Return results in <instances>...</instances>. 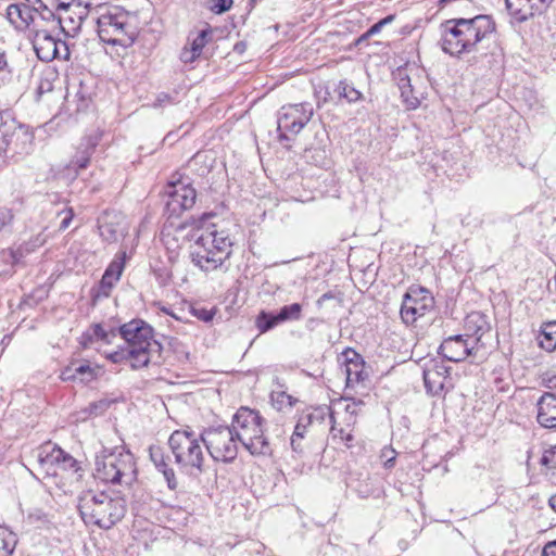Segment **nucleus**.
<instances>
[{
  "mask_svg": "<svg viewBox=\"0 0 556 556\" xmlns=\"http://www.w3.org/2000/svg\"><path fill=\"white\" fill-rule=\"evenodd\" d=\"M215 216L214 213H204L194 220L200 233L191 245L190 258L205 273L222 268L232 254L233 240L227 230L218 229V224L211 222Z\"/></svg>",
  "mask_w": 556,
  "mask_h": 556,
  "instance_id": "1",
  "label": "nucleus"
},
{
  "mask_svg": "<svg viewBox=\"0 0 556 556\" xmlns=\"http://www.w3.org/2000/svg\"><path fill=\"white\" fill-rule=\"evenodd\" d=\"M495 29V22L490 15L451 18L440 25V46L445 53L458 56L473 51L476 46Z\"/></svg>",
  "mask_w": 556,
  "mask_h": 556,
  "instance_id": "2",
  "label": "nucleus"
},
{
  "mask_svg": "<svg viewBox=\"0 0 556 556\" xmlns=\"http://www.w3.org/2000/svg\"><path fill=\"white\" fill-rule=\"evenodd\" d=\"M78 509L86 523L110 529L125 516L126 503L122 497L87 490L78 497Z\"/></svg>",
  "mask_w": 556,
  "mask_h": 556,
  "instance_id": "3",
  "label": "nucleus"
},
{
  "mask_svg": "<svg viewBox=\"0 0 556 556\" xmlns=\"http://www.w3.org/2000/svg\"><path fill=\"white\" fill-rule=\"evenodd\" d=\"M96 476L105 483L130 486L138 476L136 460L129 451L124 448H103L96 456Z\"/></svg>",
  "mask_w": 556,
  "mask_h": 556,
  "instance_id": "4",
  "label": "nucleus"
},
{
  "mask_svg": "<svg viewBox=\"0 0 556 556\" xmlns=\"http://www.w3.org/2000/svg\"><path fill=\"white\" fill-rule=\"evenodd\" d=\"M264 419L261 414L249 407H240L232 416L231 428L238 442L254 456L273 454L271 444L264 435Z\"/></svg>",
  "mask_w": 556,
  "mask_h": 556,
  "instance_id": "5",
  "label": "nucleus"
},
{
  "mask_svg": "<svg viewBox=\"0 0 556 556\" xmlns=\"http://www.w3.org/2000/svg\"><path fill=\"white\" fill-rule=\"evenodd\" d=\"M127 348L134 351L132 369L147 367L154 358L160 357L162 345L154 339L153 328L142 319H132L118 328Z\"/></svg>",
  "mask_w": 556,
  "mask_h": 556,
  "instance_id": "6",
  "label": "nucleus"
},
{
  "mask_svg": "<svg viewBox=\"0 0 556 556\" xmlns=\"http://www.w3.org/2000/svg\"><path fill=\"white\" fill-rule=\"evenodd\" d=\"M201 433L197 435L190 429L175 430L169 439L168 445L175 457V463L187 472L204 471V452Z\"/></svg>",
  "mask_w": 556,
  "mask_h": 556,
  "instance_id": "7",
  "label": "nucleus"
},
{
  "mask_svg": "<svg viewBox=\"0 0 556 556\" xmlns=\"http://www.w3.org/2000/svg\"><path fill=\"white\" fill-rule=\"evenodd\" d=\"M201 440L216 462L231 463L238 455V440L231 426L217 425L203 429Z\"/></svg>",
  "mask_w": 556,
  "mask_h": 556,
  "instance_id": "8",
  "label": "nucleus"
},
{
  "mask_svg": "<svg viewBox=\"0 0 556 556\" xmlns=\"http://www.w3.org/2000/svg\"><path fill=\"white\" fill-rule=\"evenodd\" d=\"M314 115L313 105L308 102L283 105L278 113L279 140H290L298 135Z\"/></svg>",
  "mask_w": 556,
  "mask_h": 556,
  "instance_id": "9",
  "label": "nucleus"
},
{
  "mask_svg": "<svg viewBox=\"0 0 556 556\" xmlns=\"http://www.w3.org/2000/svg\"><path fill=\"white\" fill-rule=\"evenodd\" d=\"M434 298L431 292L420 286H412L403 295L401 318L406 325H413L434 308Z\"/></svg>",
  "mask_w": 556,
  "mask_h": 556,
  "instance_id": "10",
  "label": "nucleus"
},
{
  "mask_svg": "<svg viewBox=\"0 0 556 556\" xmlns=\"http://www.w3.org/2000/svg\"><path fill=\"white\" fill-rule=\"evenodd\" d=\"M98 34L102 41L110 45H122L128 35V14L119 8L106 9L97 18Z\"/></svg>",
  "mask_w": 556,
  "mask_h": 556,
  "instance_id": "11",
  "label": "nucleus"
},
{
  "mask_svg": "<svg viewBox=\"0 0 556 556\" xmlns=\"http://www.w3.org/2000/svg\"><path fill=\"white\" fill-rule=\"evenodd\" d=\"M165 212L168 217H179L182 212L190 210L197 198L195 189L182 181L168 182L164 189Z\"/></svg>",
  "mask_w": 556,
  "mask_h": 556,
  "instance_id": "12",
  "label": "nucleus"
},
{
  "mask_svg": "<svg viewBox=\"0 0 556 556\" xmlns=\"http://www.w3.org/2000/svg\"><path fill=\"white\" fill-rule=\"evenodd\" d=\"M33 47L38 59L42 62H51L54 59H70L71 52L67 43L52 36L47 29L36 30Z\"/></svg>",
  "mask_w": 556,
  "mask_h": 556,
  "instance_id": "13",
  "label": "nucleus"
},
{
  "mask_svg": "<svg viewBox=\"0 0 556 556\" xmlns=\"http://www.w3.org/2000/svg\"><path fill=\"white\" fill-rule=\"evenodd\" d=\"M1 142L0 151L5 155L26 154L30 151L34 141V135L23 125L14 126L10 131L8 126L0 129Z\"/></svg>",
  "mask_w": 556,
  "mask_h": 556,
  "instance_id": "14",
  "label": "nucleus"
},
{
  "mask_svg": "<svg viewBox=\"0 0 556 556\" xmlns=\"http://www.w3.org/2000/svg\"><path fill=\"white\" fill-rule=\"evenodd\" d=\"M477 349L472 340L463 334H456L444 339L438 353L450 362L458 363L465 361L468 356L475 355Z\"/></svg>",
  "mask_w": 556,
  "mask_h": 556,
  "instance_id": "15",
  "label": "nucleus"
},
{
  "mask_svg": "<svg viewBox=\"0 0 556 556\" xmlns=\"http://www.w3.org/2000/svg\"><path fill=\"white\" fill-rule=\"evenodd\" d=\"M339 362L344 366L348 388H353L368 377L365 371V361L354 349L346 348L339 356Z\"/></svg>",
  "mask_w": 556,
  "mask_h": 556,
  "instance_id": "16",
  "label": "nucleus"
},
{
  "mask_svg": "<svg viewBox=\"0 0 556 556\" xmlns=\"http://www.w3.org/2000/svg\"><path fill=\"white\" fill-rule=\"evenodd\" d=\"M553 0H505L508 13L518 22L540 14Z\"/></svg>",
  "mask_w": 556,
  "mask_h": 556,
  "instance_id": "17",
  "label": "nucleus"
},
{
  "mask_svg": "<svg viewBox=\"0 0 556 556\" xmlns=\"http://www.w3.org/2000/svg\"><path fill=\"white\" fill-rule=\"evenodd\" d=\"M538 422L547 429H556V394L545 392L536 402Z\"/></svg>",
  "mask_w": 556,
  "mask_h": 556,
  "instance_id": "18",
  "label": "nucleus"
},
{
  "mask_svg": "<svg viewBox=\"0 0 556 556\" xmlns=\"http://www.w3.org/2000/svg\"><path fill=\"white\" fill-rule=\"evenodd\" d=\"M88 16V4L76 5L75 10H68L59 15L58 26L66 35H75L80 30L83 22Z\"/></svg>",
  "mask_w": 556,
  "mask_h": 556,
  "instance_id": "19",
  "label": "nucleus"
},
{
  "mask_svg": "<svg viewBox=\"0 0 556 556\" xmlns=\"http://www.w3.org/2000/svg\"><path fill=\"white\" fill-rule=\"evenodd\" d=\"M465 330L466 333L464 336L472 340V343L478 346L482 341V337L490 332L491 326L485 315L479 312H472L465 318Z\"/></svg>",
  "mask_w": 556,
  "mask_h": 556,
  "instance_id": "20",
  "label": "nucleus"
},
{
  "mask_svg": "<svg viewBox=\"0 0 556 556\" xmlns=\"http://www.w3.org/2000/svg\"><path fill=\"white\" fill-rule=\"evenodd\" d=\"M99 141L100 136L98 134L85 137L77 148L76 154L73 156L70 163V167L76 169L87 168L90 157L99 144Z\"/></svg>",
  "mask_w": 556,
  "mask_h": 556,
  "instance_id": "21",
  "label": "nucleus"
},
{
  "mask_svg": "<svg viewBox=\"0 0 556 556\" xmlns=\"http://www.w3.org/2000/svg\"><path fill=\"white\" fill-rule=\"evenodd\" d=\"M327 416L333 421V412L326 405L318 406L311 412L303 413L300 415L293 432H301V435L305 437V433L311 426L314 424H324Z\"/></svg>",
  "mask_w": 556,
  "mask_h": 556,
  "instance_id": "22",
  "label": "nucleus"
},
{
  "mask_svg": "<svg viewBox=\"0 0 556 556\" xmlns=\"http://www.w3.org/2000/svg\"><path fill=\"white\" fill-rule=\"evenodd\" d=\"M7 17L15 28H26L30 24H35V7L12 3L7 9Z\"/></svg>",
  "mask_w": 556,
  "mask_h": 556,
  "instance_id": "23",
  "label": "nucleus"
},
{
  "mask_svg": "<svg viewBox=\"0 0 556 556\" xmlns=\"http://www.w3.org/2000/svg\"><path fill=\"white\" fill-rule=\"evenodd\" d=\"M46 457L51 462L61 466L64 470H71L74 473H77V479H80L83 473V469L79 466L77 459H75L71 454L63 451L60 446L54 445L49 453H47Z\"/></svg>",
  "mask_w": 556,
  "mask_h": 556,
  "instance_id": "24",
  "label": "nucleus"
},
{
  "mask_svg": "<svg viewBox=\"0 0 556 556\" xmlns=\"http://www.w3.org/2000/svg\"><path fill=\"white\" fill-rule=\"evenodd\" d=\"M394 79L401 91V98L406 104L407 109H416L419 105V99L414 94L410 79L404 68H397L394 73Z\"/></svg>",
  "mask_w": 556,
  "mask_h": 556,
  "instance_id": "25",
  "label": "nucleus"
},
{
  "mask_svg": "<svg viewBox=\"0 0 556 556\" xmlns=\"http://www.w3.org/2000/svg\"><path fill=\"white\" fill-rule=\"evenodd\" d=\"M46 242V237L42 233L37 235L31 238L29 241L23 242L15 249H11V258L13 264H17L23 257L34 252L39 247L43 245Z\"/></svg>",
  "mask_w": 556,
  "mask_h": 556,
  "instance_id": "26",
  "label": "nucleus"
},
{
  "mask_svg": "<svg viewBox=\"0 0 556 556\" xmlns=\"http://www.w3.org/2000/svg\"><path fill=\"white\" fill-rule=\"evenodd\" d=\"M538 340L543 350L547 352L556 350V320L542 324Z\"/></svg>",
  "mask_w": 556,
  "mask_h": 556,
  "instance_id": "27",
  "label": "nucleus"
},
{
  "mask_svg": "<svg viewBox=\"0 0 556 556\" xmlns=\"http://www.w3.org/2000/svg\"><path fill=\"white\" fill-rule=\"evenodd\" d=\"M445 380L446 376H443V374H438L437 367H426L424 369L425 387L427 391L433 395L440 394V392L443 390Z\"/></svg>",
  "mask_w": 556,
  "mask_h": 556,
  "instance_id": "28",
  "label": "nucleus"
},
{
  "mask_svg": "<svg viewBox=\"0 0 556 556\" xmlns=\"http://www.w3.org/2000/svg\"><path fill=\"white\" fill-rule=\"evenodd\" d=\"M280 324V320L278 319L277 314L262 311L256 316L255 319V327L260 331V333H265L271 329H274L276 326Z\"/></svg>",
  "mask_w": 556,
  "mask_h": 556,
  "instance_id": "29",
  "label": "nucleus"
},
{
  "mask_svg": "<svg viewBox=\"0 0 556 556\" xmlns=\"http://www.w3.org/2000/svg\"><path fill=\"white\" fill-rule=\"evenodd\" d=\"M280 324L292 320H300L302 318V305L300 303H292L282 306L277 313Z\"/></svg>",
  "mask_w": 556,
  "mask_h": 556,
  "instance_id": "30",
  "label": "nucleus"
},
{
  "mask_svg": "<svg viewBox=\"0 0 556 556\" xmlns=\"http://www.w3.org/2000/svg\"><path fill=\"white\" fill-rule=\"evenodd\" d=\"M336 91L340 98L346 99L348 102H356L362 99V92L346 80H340L337 85Z\"/></svg>",
  "mask_w": 556,
  "mask_h": 556,
  "instance_id": "31",
  "label": "nucleus"
},
{
  "mask_svg": "<svg viewBox=\"0 0 556 556\" xmlns=\"http://www.w3.org/2000/svg\"><path fill=\"white\" fill-rule=\"evenodd\" d=\"M38 18L51 24L52 29L59 28V26H58L59 14H58V12L55 13L49 7H35V22Z\"/></svg>",
  "mask_w": 556,
  "mask_h": 556,
  "instance_id": "32",
  "label": "nucleus"
},
{
  "mask_svg": "<svg viewBox=\"0 0 556 556\" xmlns=\"http://www.w3.org/2000/svg\"><path fill=\"white\" fill-rule=\"evenodd\" d=\"M112 403H113V401H111V400L101 399L99 401H94V402L90 403L83 410V413L86 415V417L101 416V415H103L110 408Z\"/></svg>",
  "mask_w": 556,
  "mask_h": 556,
  "instance_id": "33",
  "label": "nucleus"
},
{
  "mask_svg": "<svg viewBox=\"0 0 556 556\" xmlns=\"http://www.w3.org/2000/svg\"><path fill=\"white\" fill-rule=\"evenodd\" d=\"M108 358L112 363H115V364L128 362L131 368H132V365L135 364L134 351H131L127 346L125 349H119L117 351H114V352L108 354Z\"/></svg>",
  "mask_w": 556,
  "mask_h": 556,
  "instance_id": "34",
  "label": "nucleus"
},
{
  "mask_svg": "<svg viewBox=\"0 0 556 556\" xmlns=\"http://www.w3.org/2000/svg\"><path fill=\"white\" fill-rule=\"evenodd\" d=\"M271 402H273V405L278 410H281L285 407H292L294 405V403L296 402V399L287 394L283 391H278V392L271 393Z\"/></svg>",
  "mask_w": 556,
  "mask_h": 556,
  "instance_id": "35",
  "label": "nucleus"
},
{
  "mask_svg": "<svg viewBox=\"0 0 556 556\" xmlns=\"http://www.w3.org/2000/svg\"><path fill=\"white\" fill-rule=\"evenodd\" d=\"M540 463L551 471L553 476H556V444L551 445L544 451Z\"/></svg>",
  "mask_w": 556,
  "mask_h": 556,
  "instance_id": "36",
  "label": "nucleus"
},
{
  "mask_svg": "<svg viewBox=\"0 0 556 556\" xmlns=\"http://www.w3.org/2000/svg\"><path fill=\"white\" fill-rule=\"evenodd\" d=\"M125 266V252L116 255L115 258L109 264L105 269V274L113 276L116 280H119Z\"/></svg>",
  "mask_w": 556,
  "mask_h": 556,
  "instance_id": "37",
  "label": "nucleus"
},
{
  "mask_svg": "<svg viewBox=\"0 0 556 556\" xmlns=\"http://www.w3.org/2000/svg\"><path fill=\"white\" fill-rule=\"evenodd\" d=\"M150 459L155 468L161 471L168 466L163 448L161 446L152 445L149 447Z\"/></svg>",
  "mask_w": 556,
  "mask_h": 556,
  "instance_id": "38",
  "label": "nucleus"
},
{
  "mask_svg": "<svg viewBox=\"0 0 556 556\" xmlns=\"http://www.w3.org/2000/svg\"><path fill=\"white\" fill-rule=\"evenodd\" d=\"M77 379L81 382H89L97 377V369L92 368L88 363L77 362L76 369Z\"/></svg>",
  "mask_w": 556,
  "mask_h": 556,
  "instance_id": "39",
  "label": "nucleus"
},
{
  "mask_svg": "<svg viewBox=\"0 0 556 556\" xmlns=\"http://www.w3.org/2000/svg\"><path fill=\"white\" fill-rule=\"evenodd\" d=\"M117 281L113 276L104 273L99 283L97 296L108 298Z\"/></svg>",
  "mask_w": 556,
  "mask_h": 556,
  "instance_id": "40",
  "label": "nucleus"
},
{
  "mask_svg": "<svg viewBox=\"0 0 556 556\" xmlns=\"http://www.w3.org/2000/svg\"><path fill=\"white\" fill-rule=\"evenodd\" d=\"M210 34L211 31L208 29H202L192 40L190 48L198 54H201L203 48L207 43V37L210 36Z\"/></svg>",
  "mask_w": 556,
  "mask_h": 556,
  "instance_id": "41",
  "label": "nucleus"
},
{
  "mask_svg": "<svg viewBox=\"0 0 556 556\" xmlns=\"http://www.w3.org/2000/svg\"><path fill=\"white\" fill-rule=\"evenodd\" d=\"M304 437L301 435V432H293L290 438V445L293 451L299 456H302L305 451V446L303 444Z\"/></svg>",
  "mask_w": 556,
  "mask_h": 556,
  "instance_id": "42",
  "label": "nucleus"
},
{
  "mask_svg": "<svg viewBox=\"0 0 556 556\" xmlns=\"http://www.w3.org/2000/svg\"><path fill=\"white\" fill-rule=\"evenodd\" d=\"M380 457L384 460V467L390 469L395 465L396 452L391 446H384L381 450Z\"/></svg>",
  "mask_w": 556,
  "mask_h": 556,
  "instance_id": "43",
  "label": "nucleus"
},
{
  "mask_svg": "<svg viewBox=\"0 0 556 556\" xmlns=\"http://www.w3.org/2000/svg\"><path fill=\"white\" fill-rule=\"evenodd\" d=\"M160 472H162L167 486L169 490L175 491L178 488V480L176 478L175 471L169 466L162 469Z\"/></svg>",
  "mask_w": 556,
  "mask_h": 556,
  "instance_id": "44",
  "label": "nucleus"
},
{
  "mask_svg": "<svg viewBox=\"0 0 556 556\" xmlns=\"http://www.w3.org/2000/svg\"><path fill=\"white\" fill-rule=\"evenodd\" d=\"M81 4L79 0H59L55 7V11L59 15L66 13L68 10H75L76 5Z\"/></svg>",
  "mask_w": 556,
  "mask_h": 556,
  "instance_id": "45",
  "label": "nucleus"
},
{
  "mask_svg": "<svg viewBox=\"0 0 556 556\" xmlns=\"http://www.w3.org/2000/svg\"><path fill=\"white\" fill-rule=\"evenodd\" d=\"M232 3V0H212L211 9L216 14H223L230 10Z\"/></svg>",
  "mask_w": 556,
  "mask_h": 556,
  "instance_id": "46",
  "label": "nucleus"
},
{
  "mask_svg": "<svg viewBox=\"0 0 556 556\" xmlns=\"http://www.w3.org/2000/svg\"><path fill=\"white\" fill-rule=\"evenodd\" d=\"M191 313L198 319L205 321V323L211 321L214 317V312L206 309L204 307H191Z\"/></svg>",
  "mask_w": 556,
  "mask_h": 556,
  "instance_id": "47",
  "label": "nucleus"
},
{
  "mask_svg": "<svg viewBox=\"0 0 556 556\" xmlns=\"http://www.w3.org/2000/svg\"><path fill=\"white\" fill-rule=\"evenodd\" d=\"M13 217L11 210L5 207L0 208V231L11 226Z\"/></svg>",
  "mask_w": 556,
  "mask_h": 556,
  "instance_id": "48",
  "label": "nucleus"
},
{
  "mask_svg": "<svg viewBox=\"0 0 556 556\" xmlns=\"http://www.w3.org/2000/svg\"><path fill=\"white\" fill-rule=\"evenodd\" d=\"M76 365L77 362H73L62 370L60 377L63 381H74L77 379Z\"/></svg>",
  "mask_w": 556,
  "mask_h": 556,
  "instance_id": "49",
  "label": "nucleus"
},
{
  "mask_svg": "<svg viewBox=\"0 0 556 556\" xmlns=\"http://www.w3.org/2000/svg\"><path fill=\"white\" fill-rule=\"evenodd\" d=\"M93 334L104 341V342H110V337H114L115 336V332L114 330L112 331H106L100 324H97L93 326Z\"/></svg>",
  "mask_w": 556,
  "mask_h": 556,
  "instance_id": "50",
  "label": "nucleus"
},
{
  "mask_svg": "<svg viewBox=\"0 0 556 556\" xmlns=\"http://www.w3.org/2000/svg\"><path fill=\"white\" fill-rule=\"evenodd\" d=\"M200 54L194 52L191 48H184L180 52V60L184 63H191L193 62Z\"/></svg>",
  "mask_w": 556,
  "mask_h": 556,
  "instance_id": "51",
  "label": "nucleus"
},
{
  "mask_svg": "<svg viewBox=\"0 0 556 556\" xmlns=\"http://www.w3.org/2000/svg\"><path fill=\"white\" fill-rule=\"evenodd\" d=\"M174 97L166 92H160L154 102V106H164L168 103H174Z\"/></svg>",
  "mask_w": 556,
  "mask_h": 556,
  "instance_id": "52",
  "label": "nucleus"
},
{
  "mask_svg": "<svg viewBox=\"0 0 556 556\" xmlns=\"http://www.w3.org/2000/svg\"><path fill=\"white\" fill-rule=\"evenodd\" d=\"M62 214H64V217L62 218V220L60 223L59 229L65 230L70 226V224L74 217V213H73V210L70 207L66 211L62 212Z\"/></svg>",
  "mask_w": 556,
  "mask_h": 556,
  "instance_id": "53",
  "label": "nucleus"
},
{
  "mask_svg": "<svg viewBox=\"0 0 556 556\" xmlns=\"http://www.w3.org/2000/svg\"><path fill=\"white\" fill-rule=\"evenodd\" d=\"M10 74L7 54L0 51V75Z\"/></svg>",
  "mask_w": 556,
  "mask_h": 556,
  "instance_id": "54",
  "label": "nucleus"
},
{
  "mask_svg": "<svg viewBox=\"0 0 556 556\" xmlns=\"http://www.w3.org/2000/svg\"><path fill=\"white\" fill-rule=\"evenodd\" d=\"M542 556H556V540L548 542L542 552Z\"/></svg>",
  "mask_w": 556,
  "mask_h": 556,
  "instance_id": "55",
  "label": "nucleus"
},
{
  "mask_svg": "<svg viewBox=\"0 0 556 556\" xmlns=\"http://www.w3.org/2000/svg\"><path fill=\"white\" fill-rule=\"evenodd\" d=\"M363 404L362 401H355V400H352L351 403H348L346 406H345V412L348 414H350L351 416L353 415H356L357 414V407L358 405Z\"/></svg>",
  "mask_w": 556,
  "mask_h": 556,
  "instance_id": "56",
  "label": "nucleus"
},
{
  "mask_svg": "<svg viewBox=\"0 0 556 556\" xmlns=\"http://www.w3.org/2000/svg\"><path fill=\"white\" fill-rule=\"evenodd\" d=\"M13 552V546H11L7 541H0V556H11Z\"/></svg>",
  "mask_w": 556,
  "mask_h": 556,
  "instance_id": "57",
  "label": "nucleus"
},
{
  "mask_svg": "<svg viewBox=\"0 0 556 556\" xmlns=\"http://www.w3.org/2000/svg\"><path fill=\"white\" fill-rule=\"evenodd\" d=\"M122 219L123 218L117 214L108 215L105 222H103V225H121L123 224Z\"/></svg>",
  "mask_w": 556,
  "mask_h": 556,
  "instance_id": "58",
  "label": "nucleus"
},
{
  "mask_svg": "<svg viewBox=\"0 0 556 556\" xmlns=\"http://www.w3.org/2000/svg\"><path fill=\"white\" fill-rule=\"evenodd\" d=\"M545 386L551 390H556V374L555 375H546L544 378Z\"/></svg>",
  "mask_w": 556,
  "mask_h": 556,
  "instance_id": "59",
  "label": "nucleus"
},
{
  "mask_svg": "<svg viewBox=\"0 0 556 556\" xmlns=\"http://www.w3.org/2000/svg\"><path fill=\"white\" fill-rule=\"evenodd\" d=\"M330 422H331L330 433L332 434L333 439H336L337 437L342 438L344 434V431H343V429H337L336 419L333 418V421L330 419Z\"/></svg>",
  "mask_w": 556,
  "mask_h": 556,
  "instance_id": "60",
  "label": "nucleus"
},
{
  "mask_svg": "<svg viewBox=\"0 0 556 556\" xmlns=\"http://www.w3.org/2000/svg\"><path fill=\"white\" fill-rule=\"evenodd\" d=\"M381 27L378 25V23L370 26L366 33H364V38H370L371 36L380 33Z\"/></svg>",
  "mask_w": 556,
  "mask_h": 556,
  "instance_id": "61",
  "label": "nucleus"
},
{
  "mask_svg": "<svg viewBox=\"0 0 556 556\" xmlns=\"http://www.w3.org/2000/svg\"><path fill=\"white\" fill-rule=\"evenodd\" d=\"M333 298L334 295L331 292H327L317 300L316 304L318 307H321L327 300H331Z\"/></svg>",
  "mask_w": 556,
  "mask_h": 556,
  "instance_id": "62",
  "label": "nucleus"
},
{
  "mask_svg": "<svg viewBox=\"0 0 556 556\" xmlns=\"http://www.w3.org/2000/svg\"><path fill=\"white\" fill-rule=\"evenodd\" d=\"M394 20V15H388L386 17H383L382 20H380L378 23V25L382 28L384 27L386 25L390 24L391 22H393Z\"/></svg>",
  "mask_w": 556,
  "mask_h": 556,
  "instance_id": "63",
  "label": "nucleus"
},
{
  "mask_svg": "<svg viewBox=\"0 0 556 556\" xmlns=\"http://www.w3.org/2000/svg\"><path fill=\"white\" fill-rule=\"evenodd\" d=\"M394 20V15H388L386 17H383L382 20H380L378 23V25L382 28L384 27L386 25L390 24L391 22H393Z\"/></svg>",
  "mask_w": 556,
  "mask_h": 556,
  "instance_id": "64",
  "label": "nucleus"
}]
</instances>
